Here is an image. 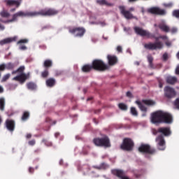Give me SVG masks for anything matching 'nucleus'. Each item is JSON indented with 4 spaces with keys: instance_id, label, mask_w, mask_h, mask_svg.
<instances>
[{
    "instance_id": "f257e3e1",
    "label": "nucleus",
    "mask_w": 179,
    "mask_h": 179,
    "mask_svg": "<svg viewBox=\"0 0 179 179\" xmlns=\"http://www.w3.org/2000/svg\"><path fill=\"white\" fill-rule=\"evenodd\" d=\"M58 15V10L54 8H44L39 11H18L13 15L12 19L3 20L0 18L1 23H13L17 22V17H37L38 16H55Z\"/></svg>"
},
{
    "instance_id": "f03ea898",
    "label": "nucleus",
    "mask_w": 179,
    "mask_h": 179,
    "mask_svg": "<svg viewBox=\"0 0 179 179\" xmlns=\"http://www.w3.org/2000/svg\"><path fill=\"white\" fill-rule=\"evenodd\" d=\"M134 31L138 36H141V37H147V38H155L156 42L155 43H145L144 45V48L146 50H151L152 51L155 50H162L163 48V43L162 41H159L160 36L156 37L155 34H150V32L139 27H134Z\"/></svg>"
},
{
    "instance_id": "7ed1b4c3",
    "label": "nucleus",
    "mask_w": 179,
    "mask_h": 179,
    "mask_svg": "<svg viewBox=\"0 0 179 179\" xmlns=\"http://www.w3.org/2000/svg\"><path fill=\"white\" fill-rule=\"evenodd\" d=\"M151 122L152 124H172L173 116L169 113L157 110L151 113Z\"/></svg>"
},
{
    "instance_id": "20e7f679",
    "label": "nucleus",
    "mask_w": 179,
    "mask_h": 179,
    "mask_svg": "<svg viewBox=\"0 0 179 179\" xmlns=\"http://www.w3.org/2000/svg\"><path fill=\"white\" fill-rule=\"evenodd\" d=\"M159 134H162L156 138V142L158 143L159 150H166V141L164 136H170L171 135V129L170 127H159L158 129Z\"/></svg>"
},
{
    "instance_id": "39448f33",
    "label": "nucleus",
    "mask_w": 179,
    "mask_h": 179,
    "mask_svg": "<svg viewBox=\"0 0 179 179\" xmlns=\"http://www.w3.org/2000/svg\"><path fill=\"white\" fill-rule=\"evenodd\" d=\"M138 150L140 153L146 155L145 157H148V155H153L156 154V148L150 146L149 144H141Z\"/></svg>"
},
{
    "instance_id": "423d86ee",
    "label": "nucleus",
    "mask_w": 179,
    "mask_h": 179,
    "mask_svg": "<svg viewBox=\"0 0 179 179\" xmlns=\"http://www.w3.org/2000/svg\"><path fill=\"white\" fill-rule=\"evenodd\" d=\"M93 142L96 146H103V148H111V143L108 136L94 138Z\"/></svg>"
},
{
    "instance_id": "0eeeda50",
    "label": "nucleus",
    "mask_w": 179,
    "mask_h": 179,
    "mask_svg": "<svg viewBox=\"0 0 179 179\" xmlns=\"http://www.w3.org/2000/svg\"><path fill=\"white\" fill-rule=\"evenodd\" d=\"M134 146L135 143L132 139L129 138H125L123 139V141L120 145V149H122V150H126V152H132V150H134Z\"/></svg>"
},
{
    "instance_id": "6e6552de",
    "label": "nucleus",
    "mask_w": 179,
    "mask_h": 179,
    "mask_svg": "<svg viewBox=\"0 0 179 179\" xmlns=\"http://www.w3.org/2000/svg\"><path fill=\"white\" fill-rule=\"evenodd\" d=\"M92 69L94 71H100L101 72L108 69V65L101 59H94L92 64Z\"/></svg>"
},
{
    "instance_id": "1a4fd4ad",
    "label": "nucleus",
    "mask_w": 179,
    "mask_h": 179,
    "mask_svg": "<svg viewBox=\"0 0 179 179\" xmlns=\"http://www.w3.org/2000/svg\"><path fill=\"white\" fill-rule=\"evenodd\" d=\"M69 31L71 34H74L75 37H83L86 33V29L83 27H76L70 28Z\"/></svg>"
},
{
    "instance_id": "9d476101",
    "label": "nucleus",
    "mask_w": 179,
    "mask_h": 179,
    "mask_svg": "<svg viewBox=\"0 0 179 179\" xmlns=\"http://www.w3.org/2000/svg\"><path fill=\"white\" fill-rule=\"evenodd\" d=\"M119 9L120 10V13L123 15L125 19H135V17H134L132 13H131V12H134V10H135V8L134 7H131L129 8V10H125V7L124 6H119Z\"/></svg>"
},
{
    "instance_id": "9b49d317",
    "label": "nucleus",
    "mask_w": 179,
    "mask_h": 179,
    "mask_svg": "<svg viewBox=\"0 0 179 179\" xmlns=\"http://www.w3.org/2000/svg\"><path fill=\"white\" fill-rule=\"evenodd\" d=\"M148 13L151 15H158L159 16H164L166 10L160 9L159 7H151L147 10Z\"/></svg>"
},
{
    "instance_id": "f8f14e48",
    "label": "nucleus",
    "mask_w": 179,
    "mask_h": 179,
    "mask_svg": "<svg viewBox=\"0 0 179 179\" xmlns=\"http://www.w3.org/2000/svg\"><path fill=\"white\" fill-rule=\"evenodd\" d=\"M111 173L115 177L120 179H129V177L127 176V172L122 169H112Z\"/></svg>"
},
{
    "instance_id": "ddd939ff",
    "label": "nucleus",
    "mask_w": 179,
    "mask_h": 179,
    "mask_svg": "<svg viewBox=\"0 0 179 179\" xmlns=\"http://www.w3.org/2000/svg\"><path fill=\"white\" fill-rule=\"evenodd\" d=\"M164 92V96L166 97V99H173V97H176V95L177 94L176 90L169 86L165 87Z\"/></svg>"
},
{
    "instance_id": "4468645a",
    "label": "nucleus",
    "mask_w": 179,
    "mask_h": 179,
    "mask_svg": "<svg viewBox=\"0 0 179 179\" xmlns=\"http://www.w3.org/2000/svg\"><path fill=\"white\" fill-rule=\"evenodd\" d=\"M30 78V73H22L17 76L13 78V80H16L17 82H20L21 83H24L27 79Z\"/></svg>"
},
{
    "instance_id": "2eb2a0df",
    "label": "nucleus",
    "mask_w": 179,
    "mask_h": 179,
    "mask_svg": "<svg viewBox=\"0 0 179 179\" xmlns=\"http://www.w3.org/2000/svg\"><path fill=\"white\" fill-rule=\"evenodd\" d=\"M15 125L16 123L15 122V120L9 119L6 120V127L10 132H13L15 131Z\"/></svg>"
},
{
    "instance_id": "dca6fc26",
    "label": "nucleus",
    "mask_w": 179,
    "mask_h": 179,
    "mask_svg": "<svg viewBox=\"0 0 179 179\" xmlns=\"http://www.w3.org/2000/svg\"><path fill=\"white\" fill-rule=\"evenodd\" d=\"M107 59L110 66H114V65H116V64L118 62V58H117V56L115 55H108L107 56Z\"/></svg>"
},
{
    "instance_id": "f3484780",
    "label": "nucleus",
    "mask_w": 179,
    "mask_h": 179,
    "mask_svg": "<svg viewBox=\"0 0 179 179\" xmlns=\"http://www.w3.org/2000/svg\"><path fill=\"white\" fill-rule=\"evenodd\" d=\"M4 3L6 6H15V8L20 6V1L17 0H4Z\"/></svg>"
},
{
    "instance_id": "a211bd4d",
    "label": "nucleus",
    "mask_w": 179,
    "mask_h": 179,
    "mask_svg": "<svg viewBox=\"0 0 179 179\" xmlns=\"http://www.w3.org/2000/svg\"><path fill=\"white\" fill-rule=\"evenodd\" d=\"M136 104L138 106L141 111H143L144 113L142 114V117H146V113L148 112V108L145 106L143 104H142V102L141 101H136Z\"/></svg>"
},
{
    "instance_id": "6ab92c4d",
    "label": "nucleus",
    "mask_w": 179,
    "mask_h": 179,
    "mask_svg": "<svg viewBox=\"0 0 179 179\" xmlns=\"http://www.w3.org/2000/svg\"><path fill=\"white\" fill-rule=\"evenodd\" d=\"M29 43L28 39H20L17 41V44H20V50H22L24 51V50H27V47L24 45L22 44H27Z\"/></svg>"
},
{
    "instance_id": "aec40b11",
    "label": "nucleus",
    "mask_w": 179,
    "mask_h": 179,
    "mask_svg": "<svg viewBox=\"0 0 179 179\" xmlns=\"http://www.w3.org/2000/svg\"><path fill=\"white\" fill-rule=\"evenodd\" d=\"M158 27L160 29V30H162V31H164V33H170V27L164 23L159 24Z\"/></svg>"
},
{
    "instance_id": "412c9836",
    "label": "nucleus",
    "mask_w": 179,
    "mask_h": 179,
    "mask_svg": "<svg viewBox=\"0 0 179 179\" xmlns=\"http://www.w3.org/2000/svg\"><path fill=\"white\" fill-rule=\"evenodd\" d=\"M45 83L48 87H54L55 86V83H57V81L55 80V78H50L46 80Z\"/></svg>"
},
{
    "instance_id": "4be33fe9",
    "label": "nucleus",
    "mask_w": 179,
    "mask_h": 179,
    "mask_svg": "<svg viewBox=\"0 0 179 179\" xmlns=\"http://www.w3.org/2000/svg\"><path fill=\"white\" fill-rule=\"evenodd\" d=\"M13 41H16V38H6L0 41V45H5V44H10Z\"/></svg>"
},
{
    "instance_id": "5701e85b",
    "label": "nucleus",
    "mask_w": 179,
    "mask_h": 179,
    "mask_svg": "<svg viewBox=\"0 0 179 179\" xmlns=\"http://www.w3.org/2000/svg\"><path fill=\"white\" fill-rule=\"evenodd\" d=\"M27 87L28 90H37V84L36 83L29 82L27 83Z\"/></svg>"
},
{
    "instance_id": "b1692460",
    "label": "nucleus",
    "mask_w": 179,
    "mask_h": 179,
    "mask_svg": "<svg viewBox=\"0 0 179 179\" xmlns=\"http://www.w3.org/2000/svg\"><path fill=\"white\" fill-rule=\"evenodd\" d=\"M29 118H30V112L24 111L21 117V120L22 121V122H26V121H27Z\"/></svg>"
},
{
    "instance_id": "393cba45",
    "label": "nucleus",
    "mask_w": 179,
    "mask_h": 179,
    "mask_svg": "<svg viewBox=\"0 0 179 179\" xmlns=\"http://www.w3.org/2000/svg\"><path fill=\"white\" fill-rule=\"evenodd\" d=\"M93 168L96 170H106V169H108V165L103 162L99 166H94Z\"/></svg>"
},
{
    "instance_id": "a878e982",
    "label": "nucleus",
    "mask_w": 179,
    "mask_h": 179,
    "mask_svg": "<svg viewBox=\"0 0 179 179\" xmlns=\"http://www.w3.org/2000/svg\"><path fill=\"white\" fill-rule=\"evenodd\" d=\"M24 69H25L24 66H21L17 70L13 71L12 75H16V73H20V75H22V73H23L24 72Z\"/></svg>"
},
{
    "instance_id": "bb28decb",
    "label": "nucleus",
    "mask_w": 179,
    "mask_h": 179,
    "mask_svg": "<svg viewBox=\"0 0 179 179\" xmlns=\"http://www.w3.org/2000/svg\"><path fill=\"white\" fill-rule=\"evenodd\" d=\"M0 16L1 17H5L6 19H8V17H10V13L9 12L7 11V10L6 9H3L1 12H0Z\"/></svg>"
},
{
    "instance_id": "cd10ccee",
    "label": "nucleus",
    "mask_w": 179,
    "mask_h": 179,
    "mask_svg": "<svg viewBox=\"0 0 179 179\" xmlns=\"http://www.w3.org/2000/svg\"><path fill=\"white\" fill-rule=\"evenodd\" d=\"M89 150H90V146L85 145L83 147L82 152H80V155L87 156V155H89Z\"/></svg>"
},
{
    "instance_id": "c85d7f7f",
    "label": "nucleus",
    "mask_w": 179,
    "mask_h": 179,
    "mask_svg": "<svg viewBox=\"0 0 179 179\" xmlns=\"http://www.w3.org/2000/svg\"><path fill=\"white\" fill-rule=\"evenodd\" d=\"M93 69V67L90 64H85L82 67L83 72L88 73Z\"/></svg>"
},
{
    "instance_id": "c756f323",
    "label": "nucleus",
    "mask_w": 179,
    "mask_h": 179,
    "mask_svg": "<svg viewBox=\"0 0 179 179\" xmlns=\"http://www.w3.org/2000/svg\"><path fill=\"white\" fill-rule=\"evenodd\" d=\"M43 66L44 68H46V69H48V68H51L52 66V60L51 59H46L43 62Z\"/></svg>"
},
{
    "instance_id": "7c9ffc66",
    "label": "nucleus",
    "mask_w": 179,
    "mask_h": 179,
    "mask_svg": "<svg viewBox=\"0 0 179 179\" xmlns=\"http://www.w3.org/2000/svg\"><path fill=\"white\" fill-rule=\"evenodd\" d=\"M166 82L169 85H174L175 83H177V78H176V77H168L166 78Z\"/></svg>"
},
{
    "instance_id": "2f4dec72",
    "label": "nucleus",
    "mask_w": 179,
    "mask_h": 179,
    "mask_svg": "<svg viewBox=\"0 0 179 179\" xmlns=\"http://www.w3.org/2000/svg\"><path fill=\"white\" fill-rule=\"evenodd\" d=\"M142 103H143L146 106H155V101L152 100H148V99H143Z\"/></svg>"
},
{
    "instance_id": "473e14b6",
    "label": "nucleus",
    "mask_w": 179,
    "mask_h": 179,
    "mask_svg": "<svg viewBox=\"0 0 179 179\" xmlns=\"http://www.w3.org/2000/svg\"><path fill=\"white\" fill-rule=\"evenodd\" d=\"M0 110L1 111L5 110V98H0Z\"/></svg>"
},
{
    "instance_id": "72a5a7b5",
    "label": "nucleus",
    "mask_w": 179,
    "mask_h": 179,
    "mask_svg": "<svg viewBox=\"0 0 179 179\" xmlns=\"http://www.w3.org/2000/svg\"><path fill=\"white\" fill-rule=\"evenodd\" d=\"M118 107L120 110H122V111H127V110H128V106H127V104L123 103H119Z\"/></svg>"
},
{
    "instance_id": "f704fd0d",
    "label": "nucleus",
    "mask_w": 179,
    "mask_h": 179,
    "mask_svg": "<svg viewBox=\"0 0 179 179\" xmlns=\"http://www.w3.org/2000/svg\"><path fill=\"white\" fill-rule=\"evenodd\" d=\"M15 64L10 62L6 64V69H8V71H12V69H15Z\"/></svg>"
},
{
    "instance_id": "c9c22d12",
    "label": "nucleus",
    "mask_w": 179,
    "mask_h": 179,
    "mask_svg": "<svg viewBox=\"0 0 179 179\" xmlns=\"http://www.w3.org/2000/svg\"><path fill=\"white\" fill-rule=\"evenodd\" d=\"M81 171H83V173L90 171V166L87 164L83 165L81 168Z\"/></svg>"
},
{
    "instance_id": "e433bc0d",
    "label": "nucleus",
    "mask_w": 179,
    "mask_h": 179,
    "mask_svg": "<svg viewBox=\"0 0 179 179\" xmlns=\"http://www.w3.org/2000/svg\"><path fill=\"white\" fill-rule=\"evenodd\" d=\"M147 58L150 68H153V57L149 55Z\"/></svg>"
},
{
    "instance_id": "4c0bfd02",
    "label": "nucleus",
    "mask_w": 179,
    "mask_h": 179,
    "mask_svg": "<svg viewBox=\"0 0 179 179\" xmlns=\"http://www.w3.org/2000/svg\"><path fill=\"white\" fill-rule=\"evenodd\" d=\"M130 113L132 114L134 117H138V110H136V108L131 107L130 109Z\"/></svg>"
},
{
    "instance_id": "58836bf2",
    "label": "nucleus",
    "mask_w": 179,
    "mask_h": 179,
    "mask_svg": "<svg viewBox=\"0 0 179 179\" xmlns=\"http://www.w3.org/2000/svg\"><path fill=\"white\" fill-rule=\"evenodd\" d=\"M48 75H50V73L48 72V69H47L41 73V77L44 79L48 78Z\"/></svg>"
},
{
    "instance_id": "ea45409f",
    "label": "nucleus",
    "mask_w": 179,
    "mask_h": 179,
    "mask_svg": "<svg viewBox=\"0 0 179 179\" xmlns=\"http://www.w3.org/2000/svg\"><path fill=\"white\" fill-rule=\"evenodd\" d=\"M172 15L173 17H176V19H179V9L174 10L172 13Z\"/></svg>"
},
{
    "instance_id": "a19ab883",
    "label": "nucleus",
    "mask_w": 179,
    "mask_h": 179,
    "mask_svg": "<svg viewBox=\"0 0 179 179\" xmlns=\"http://www.w3.org/2000/svg\"><path fill=\"white\" fill-rule=\"evenodd\" d=\"M9 78H10V73H7V74L4 75L2 78L1 82H6V80H8V79H9Z\"/></svg>"
},
{
    "instance_id": "79ce46f5",
    "label": "nucleus",
    "mask_w": 179,
    "mask_h": 179,
    "mask_svg": "<svg viewBox=\"0 0 179 179\" xmlns=\"http://www.w3.org/2000/svg\"><path fill=\"white\" fill-rule=\"evenodd\" d=\"M173 106L177 108V110H179V98H177L175 101L173 102Z\"/></svg>"
},
{
    "instance_id": "37998d69",
    "label": "nucleus",
    "mask_w": 179,
    "mask_h": 179,
    "mask_svg": "<svg viewBox=\"0 0 179 179\" xmlns=\"http://www.w3.org/2000/svg\"><path fill=\"white\" fill-rule=\"evenodd\" d=\"M162 59L163 61H167V59H169V54L167 52L164 53L162 55Z\"/></svg>"
},
{
    "instance_id": "c03bdc74",
    "label": "nucleus",
    "mask_w": 179,
    "mask_h": 179,
    "mask_svg": "<svg viewBox=\"0 0 179 179\" xmlns=\"http://www.w3.org/2000/svg\"><path fill=\"white\" fill-rule=\"evenodd\" d=\"M97 3H99V5H107V1L106 0H97Z\"/></svg>"
},
{
    "instance_id": "a18cd8bd",
    "label": "nucleus",
    "mask_w": 179,
    "mask_h": 179,
    "mask_svg": "<svg viewBox=\"0 0 179 179\" xmlns=\"http://www.w3.org/2000/svg\"><path fill=\"white\" fill-rule=\"evenodd\" d=\"M6 69V64H0V71H3Z\"/></svg>"
},
{
    "instance_id": "49530a36",
    "label": "nucleus",
    "mask_w": 179,
    "mask_h": 179,
    "mask_svg": "<svg viewBox=\"0 0 179 179\" xmlns=\"http://www.w3.org/2000/svg\"><path fill=\"white\" fill-rule=\"evenodd\" d=\"M170 31L172 33V34H176V33L178 31V29L176 27H173L170 29Z\"/></svg>"
},
{
    "instance_id": "de8ad7c7",
    "label": "nucleus",
    "mask_w": 179,
    "mask_h": 179,
    "mask_svg": "<svg viewBox=\"0 0 179 179\" xmlns=\"http://www.w3.org/2000/svg\"><path fill=\"white\" fill-rule=\"evenodd\" d=\"M28 143L30 146H34L36 145V140H31Z\"/></svg>"
},
{
    "instance_id": "09e8293b",
    "label": "nucleus",
    "mask_w": 179,
    "mask_h": 179,
    "mask_svg": "<svg viewBox=\"0 0 179 179\" xmlns=\"http://www.w3.org/2000/svg\"><path fill=\"white\" fill-rule=\"evenodd\" d=\"M164 6H166V8H171L173 6V3H165Z\"/></svg>"
},
{
    "instance_id": "8fccbe9b",
    "label": "nucleus",
    "mask_w": 179,
    "mask_h": 179,
    "mask_svg": "<svg viewBox=\"0 0 179 179\" xmlns=\"http://www.w3.org/2000/svg\"><path fill=\"white\" fill-rule=\"evenodd\" d=\"M29 173H30V174H33V173H34V168L29 167Z\"/></svg>"
},
{
    "instance_id": "3c124183",
    "label": "nucleus",
    "mask_w": 179,
    "mask_h": 179,
    "mask_svg": "<svg viewBox=\"0 0 179 179\" xmlns=\"http://www.w3.org/2000/svg\"><path fill=\"white\" fill-rule=\"evenodd\" d=\"M117 51L118 52H122V48L121 46H117Z\"/></svg>"
},
{
    "instance_id": "603ef678",
    "label": "nucleus",
    "mask_w": 179,
    "mask_h": 179,
    "mask_svg": "<svg viewBox=\"0 0 179 179\" xmlns=\"http://www.w3.org/2000/svg\"><path fill=\"white\" fill-rule=\"evenodd\" d=\"M153 135H157L159 134V129H154L152 131Z\"/></svg>"
},
{
    "instance_id": "864d4df0",
    "label": "nucleus",
    "mask_w": 179,
    "mask_h": 179,
    "mask_svg": "<svg viewBox=\"0 0 179 179\" xmlns=\"http://www.w3.org/2000/svg\"><path fill=\"white\" fill-rule=\"evenodd\" d=\"M126 96H127V97H132V93H131V92H127V94H126Z\"/></svg>"
},
{
    "instance_id": "5fc2aeb1",
    "label": "nucleus",
    "mask_w": 179,
    "mask_h": 179,
    "mask_svg": "<svg viewBox=\"0 0 179 179\" xmlns=\"http://www.w3.org/2000/svg\"><path fill=\"white\" fill-rule=\"evenodd\" d=\"M165 44L166 47H171V42L170 41L165 42Z\"/></svg>"
},
{
    "instance_id": "6e6d98bb",
    "label": "nucleus",
    "mask_w": 179,
    "mask_h": 179,
    "mask_svg": "<svg viewBox=\"0 0 179 179\" xmlns=\"http://www.w3.org/2000/svg\"><path fill=\"white\" fill-rule=\"evenodd\" d=\"M159 38H162V40H167L169 38L167 36H160Z\"/></svg>"
},
{
    "instance_id": "4d7b16f0",
    "label": "nucleus",
    "mask_w": 179,
    "mask_h": 179,
    "mask_svg": "<svg viewBox=\"0 0 179 179\" xmlns=\"http://www.w3.org/2000/svg\"><path fill=\"white\" fill-rule=\"evenodd\" d=\"M0 30L3 31L5 30V26L0 23Z\"/></svg>"
},
{
    "instance_id": "13d9d810",
    "label": "nucleus",
    "mask_w": 179,
    "mask_h": 179,
    "mask_svg": "<svg viewBox=\"0 0 179 179\" xmlns=\"http://www.w3.org/2000/svg\"><path fill=\"white\" fill-rule=\"evenodd\" d=\"M176 74L179 75V65L177 66V68L176 69Z\"/></svg>"
},
{
    "instance_id": "bf43d9fd",
    "label": "nucleus",
    "mask_w": 179,
    "mask_h": 179,
    "mask_svg": "<svg viewBox=\"0 0 179 179\" xmlns=\"http://www.w3.org/2000/svg\"><path fill=\"white\" fill-rule=\"evenodd\" d=\"M99 24H101V26H102V27H104V26H106V22H100L99 23Z\"/></svg>"
},
{
    "instance_id": "052dcab7",
    "label": "nucleus",
    "mask_w": 179,
    "mask_h": 179,
    "mask_svg": "<svg viewBox=\"0 0 179 179\" xmlns=\"http://www.w3.org/2000/svg\"><path fill=\"white\" fill-rule=\"evenodd\" d=\"M159 87L160 89H162V87H163V83H162V81H159Z\"/></svg>"
},
{
    "instance_id": "680f3d73",
    "label": "nucleus",
    "mask_w": 179,
    "mask_h": 179,
    "mask_svg": "<svg viewBox=\"0 0 179 179\" xmlns=\"http://www.w3.org/2000/svg\"><path fill=\"white\" fill-rule=\"evenodd\" d=\"M26 138L27 139H30V138H31V134H27Z\"/></svg>"
},
{
    "instance_id": "e2e57ef3",
    "label": "nucleus",
    "mask_w": 179,
    "mask_h": 179,
    "mask_svg": "<svg viewBox=\"0 0 179 179\" xmlns=\"http://www.w3.org/2000/svg\"><path fill=\"white\" fill-rule=\"evenodd\" d=\"M55 136L56 138H58V136H59V133H56V134H55Z\"/></svg>"
},
{
    "instance_id": "0e129e2a",
    "label": "nucleus",
    "mask_w": 179,
    "mask_h": 179,
    "mask_svg": "<svg viewBox=\"0 0 179 179\" xmlns=\"http://www.w3.org/2000/svg\"><path fill=\"white\" fill-rule=\"evenodd\" d=\"M16 10V8H12L10 9V12H15Z\"/></svg>"
},
{
    "instance_id": "69168bd1",
    "label": "nucleus",
    "mask_w": 179,
    "mask_h": 179,
    "mask_svg": "<svg viewBox=\"0 0 179 179\" xmlns=\"http://www.w3.org/2000/svg\"><path fill=\"white\" fill-rule=\"evenodd\" d=\"M138 0H129V2H136Z\"/></svg>"
},
{
    "instance_id": "338daca9",
    "label": "nucleus",
    "mask_w": 179,
    "mask_h": 179,
    "mask_svg": "<svg viewBox=\"0 0 179 179\" xmlns=\"http://www.w3.org/2000/svg\"><path fill=\"white\" fill-rule=\"evenodd\" d=\"M100 110H96L94 113H95V114H99V113H100Z\"/></svg>"
},
{
    "instance_id": "774afa93",
    "label": "nucleus",
    "mask_w": 179,
    "mask_h": 179,
    "mask_svg": "<svg viewBox=\"0 0 179 179\" xmlns=\"http://www.w3.org/2000/svg\"><path fill=\"white\" fill-rule=\"evenodd\" d=\"M103 38H104V40H108V37L103 36Z\"/></svg>"
}]
</instances>
